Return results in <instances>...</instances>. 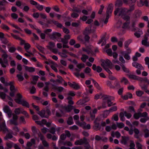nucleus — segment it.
Returning a JSON list of instances; mask_svg holds the SVG:
<instances>
[{
  "label": "nucleus",
  "mask_w": 149,
  "mask_h": 149,
  "mask_svg": "<svg viewBox=\"0 0 149 149\" xmlns=\"http://www.w3.org/2000/svg\"><path fill=\"white\" fill-rule=\"evenodd\" d=\"M17 98L14 99V100L16 103L20 104H22L23 106L27 108L29 107V103L25 100H21L22 96L20 93H17Z\"/></svg>",
  "instance_id": "1"
},
{
  "label": "nucleus",
  "mask_w": 149,
  "mask_h": 149,
  "mask_svg": "<svg viewBox=\"0 0 149 149\" xmlns=\"http://www.w3.org/2000/svg\"><path fill=\"white\" fill-rule=\"evenodd\" d=\"M113 8V5L112 3H110L109 4L107 9L106 11V17L105 19L102 20V22L106 24L108 22V19L110 15L112 12Z\"/></svg>",
  "instance_id": "2"
},
{
  "label": "nucleus",
  "mask_w": 149,
  "mask_h": 149,
  "mask_svg": "<svg viewBox=\"0 0 149 149\" xmlns=\"http://www.w3.org/2000/svg\"><path fill=\"white\" fill-rule=\"evenodd\" d=\"M100 118L97 117L96 118L94 121V125L93 126V129L96 130H100L101 126L100 125L99 122L100 121Z\"/></svg>",
  "instance_id": "3"
},
{
  "label": "nucleus",
  "mask_w": 149,
  "mask_h": 149,
  "mask_svg": "<svg viewBox=\"0 0 149 149\" xmlns=\"http://www.w3.org/2000/svg\"><path fill=\"white\" fill-rule=\"evenodd\" d=\"M73 106L69 104H68L67 106H62L61 107L62 109L65 110L68 112H70L73 109Z\"/></svg>",
  "instance_id": "4"
},
{
  "label": "nucleus",
  "mask_w": 149,
  "mask_h": 149,
  "mask_svg": "<svg viewBox=\"0 0 149 149\" xmlns=\"http://www.w3.org/2000/svg\"><path fill=\"white\" fill-rule=\"evenodd\" d=\"M61 36V34L58 32H54L49 36L50 38L53 40Z\"/></svg>",
  "instance_id": "5"
},
{
  "label": "nucleus",
  "mask_w": 149,
  "mask_h": 149,
  "mask_svg": "<svg viewBox=\"0 0 149 149\" xmlns=\"http://www.w3.org/2000/svg\"><path fill=\"white\" fill-rule=\"evenodd\" d=\"M90 100V98L88 97H86L82 100H80L77 102L78 104L83 105L85 103L88 102Z\"/></svg>",
  "instance_id": "6"
},
{
  "label": "nucleus",
  "mask_w": 149,
  "mask_h": 149,
  "mask_svg": "<svg viewBox=\"0 0 149 149\" xmlns=\"http://www.w3.org/2000/svg\"><path fill=\"white\" fill-rule=\"evenodd\" d=\"M121 139L120 141V142L121 143L124 145L127 144V141L129 140V136H122Z\"/></svg>",
  "instance_id": "7"
},
{
  "label": "nucleus",
  "mask_w": 149,
  "mask_h": 149,
  "mask_svg": "<svg viewBox=\"0 0 149 149\" xmlns=\"http://www.w3.org/2000/svg\"><path fill=\"white\" fill-rule=\"evenodd\" d=\"M71 38V36L70 35H66L64 36L63 38H60L61 41H63L65 43H68V40Z\"/></svg>",
  "instance_id": "8"
},
{
  "label": "nucleus",
  "mask_w": 149,
  "mask_h": 149,
  "mask_svg": "<svg viewBox=\"0 0 149 149\" xmlns=\"http://www.w3.org/2000/svg\"><path fill=\"white\" fill-rule=\"evenodd\" d=\"M143 1V0H140V4H138V6L139 7H141L142 6L145 5L146 6H148V0H144Z\"/></svg>",
  "instance_id": "9"
},
{
  "label": "nucleus",
  "mask_w": 149,
  "mask_h": 149,
  "mask_svg": "<svg viewBox=\"0 0 149 149\" xmlns=\"http://www.w3.org/2000/svg\"><path fill=\"white\" fill-rule=\"evenodd\" d=\"M68 84L71 87L75 89L78 90L80 88V87L78 84H72L70 82H68Z\"/></svg>",
  "instance_id": "10"
},
{
  "label": "nucleus",
  "mask_w": 149,
  "mask_h": 149,
  "mask_svg": "<svg viewBox=\"0 0 149 149\" xmlns=\"http://www.w3.org/2000/svg\"><path fill=\"white\" fill-rule=\"evenodd\" d=\"M132 65L134 67L139 69L143 70L144 69L142 66L140 64L137 62H134L133 63H132Z\"/></svg>",
  "instance_id": "11"
},
{
  "label": "nucleus",
  "mask_w": 149,
  "mask_h": 149,
  "mask_svg": "<svg viewBox=\"0 0 149 149\" xmlns=\"http://www.w3.org/2000/svg\"><path fill=\"white\" fill-rule=\"evenodd\" d=\"M92 69L94 70H96V71L98 73L100 72L102 70V69L100 66H98L96 67V65L95 64L93 65Z\"/></svg>",
  "instance_id": "12"
},
{
  "label": "nucleus",
  "mask_w": 149,
  "mask_h": 149,
  "mask_svg": "<svg viewBox=\"0 0 149 149\" xmlns=\"http://www.w3.org/2000/svg\"><path fill=\"white\" fill-rule=\"evenodd\" d=\"M91 26H88L86 27L83 33V34L88 35L90 34L91 33Z\"/></svg>",
  "instance_id": "13"
},
{
  "label": "nucleus",
  "mask_w": 149,
  "mask_h": 149,
  "mask_svg": "<svg viewBox=\"0 0 149 149\" xmlns=\"http://www.w3.org/2000/svg\"><path fill=\"white\" fill-rule=\"evenodd\" d=\"M37 114L39 115L42 118H47L45 115V111L44 109H42L40 111L38 112Z\"/></svg>",
  "instance_id": "14"
},
{
  "label": "nucleus",
  "mask_w": 149,
  "mask_h": 149,
  "mask_svg": "<svg viewBox=\"0 0 149 149\" xmlns=\"http://www.w3.org/2000/svg\"><path fill=\"white\" fill-rule=\"evenodd\" d=\"M105 37L106 36L105 35L97 43L100 44L102 42L101 45L102 46H103L105 45L106 44V41L105 39Z\"/></svg>",
  "instance_id": "15"
},
{
  "label": "nucleus",
  "mask_w": 149,
  "mask_h": 149,
  "mask_svg": "<svg viewBox=\"0 0 149 149\" xmlns=\"http://www.w3.org/2000/svg\"><path fill=\"white\" fill-rule=\"evenodd\" d=\"M52 89L54 90H57L59 92H61L64 89L62 87H57L54 85H52Z\"/></svg>",
  "instance_id": "16"
},
{
  "label": "nucleus",
  "mask_w": 149,
  "mask_h": 149,
  "mask_svg": "<svg viewBox=\"0 0 149 149\" xmlns=\"http://www.w3.org/2000/svg\"><path fill=\"white\" fill-rule=\"evenodd\" d=\"M85 143V140H84L83 138V139H81L79 140L76 141L74 142V144L75 145H82Z\"/></svg>",
  "instance_id": "17"
},
{
  "label": "nucleus",
  "mask_w": 149,
  "mask_h": 149,
  "mask_svg": "<svg viewBox=\"0 0 149 149\" xmlns=\"http://www.w3.org/2000/svg\"><path fill=\"white\" fill-rule=\"evenodd\" d=\"M132 1L133 2V5L129 6L130 8L127 10V13L131 12L134 10L135 1L134 0H132Z\"/></svg>",
  "instance_id": "18"
},
{
  "label": "nucleus",
  "mask_w": 149,
  "mask_h": 149,
  "mask_svg": "<svg viewBox=\"0 0 149 149\" xmlns=\"http://www.w3.org/2000/svg\"><path fill=\"white\" fill-rule=\"evenodd\" d=\"M52 21L54 24L56 25L58 28L63 29V27H64L63 26L62 24L58 22L57 21H56L54 20H52Z\"/></svg>",
  "instance_id": "19"
},
{
  "label": "nucleus",
  "mask_w": 149,
  "mask_h": 149,
  "mask_svg": "<svg viewBox=\"0 0 149 149\" xmlns=\"http://www.w3.org/2000/svg\"><path fill=\"white\" fill-rule=\"evenodd\" d=\"M26 71L29 72H33L35 71V68L32 67H29L26 65H24Z\"/></svg>",
  "instance_id": "20"
},
{
  "label": "nucleus",
  "mask_w": 149,
  "mask_h": 149,
  "mask_svg": "<svg viewBox=\"0 0 149 149\" xmlns=\"http://www.w3.org/2000/svg\"><path fill=\"white\" fill-rule=\"evenodd\" d=\"M117 108L116 106H114L113 107H111L109 110H105L104 111V112H108V114H107V115H108L110 112L111 111H115L117 110Z\"/></svg>",
  "instance_id": "21"
},
{
  "label": "nucleus",
  "mask_w": 149,
  "mask_h": 149,
  "mask_svg": "<svg viewBox=\"0 0 149 149\" xmlns=\"http://www.w3.org/2000/svg\"><path fill=\"white\" fill-rule=\"evenodd\" d=\"M147 40L148 38L145 36V39L142 40V44L147 47L149 46V42H147Z\"/></svg>",
  "instance_id": "22"
},
{
  "label": "nucleus",
  "mask_w": 149,
  "mask_h": 149,
  "mask_svg": "<svg viewBox=\"0 0 149 149\" xmlns=\"http://www.w3.org/2000/svg\"><path fill=\"white\" fill-rule=\"evenodd\" d=\"M76 123L78 125L83 127V129L86 124V123L85 122H80L79 121H77L76 122Z\"/></svg>",
  "instance_id": "23"
},
{
  "label": "nucleus",
  "mask_w": 149,
  "mask_h": 149,
  "mask_svg": "<svg viewBox=\"0 0 149 149\" xmlns=\"http://www.w3.org/2000/svg\"><path fill=\"white\" fill-rule=\"evenodd\" d=\"M46 109L45 110V112H46L47 114V115H46V117L47 118H48L49 116L51 115V112L50 110V109H49L48 107H46Z\"/></svg>",
  "instance_id": "24"
},
{
  "label": "nucleus",
  "mask_w": 149,
  "mask_h": 149,
  "mask_svg": "<svg viewBox=\"0 0 149 149\" xmlns=\"http://www.w3.org/2000/svg\"><path fill=\"white\" fill-rule=\"evenodd\" d=\"M72 10L73 12L77 13H80L81 12V9L77 7H73Z\"/></svg>",
  "instance_id": "25"
},
{
  "label": "nucleus",
  "mask_w": 149,
  "mask_h": 149,
  "mask_svg": "<svg viewBox=\"0 0 149 149\" xmlns=\"http://www.w3.org/2000/svg\"><path fill=\"white\" fill-rule=\"evenodd\" d=\"M128 77L130 79L138 81L139 78V77L133 74L129 75Z\"/></svg>",
  "instance_id": "26"
},
{
  "label": "nucleus",
  "mask_w": 149,
  "mask_h": 149,
  "mask_svg": "<svg viewBox=\"0 0 149 149\" xmlns=\"http://www.w3.org/2000/svg\"><path fill=\"white\" fill-rule=\"evenodd\" d=\"M3 110L4 112L6 113L10 112L12 111L9 106H5L3 108Z\"/></svg>",
  "instance_id": "27"
},
{
  "label": "nucleus",
  "mask_w": 149,
  "mask_h": 149,
  "mask_svg": "<svg viewBox=\"0 0 149 149\" xmlns=\"http://www.w3.org/2000/svg\"><path fill=\"white\" fill-rule=\"evenodd\" d=\"M121 17L126 21H130V17L127 15L125 14L122 16Z\"/></svg>",
  "instance_id": "28"
},
{
  "label": "nucleus",
  "mask_w": 149,
  "mask_h": 149,
  "mask_svg": "<svg viewBox=\"0 0 149 149\" xmlns=\"http://www.w3.org/2000/svg\"><path fill=\"white\" fill-rule=\"evenodd\" d=\"M120 82L124 83L125 85L129 83L128 80L125 77H123L121 80Z\"/></svg>",
  "instance_id": "29"
},
{
  "label": "nucleus",
  "mask_w": 149,
  "mask_h": 149,
  "mask_svg": "<svg viewBox=\"0 0 149 149\" xmlns=\"http://www.w3.org/2000/svg\"><path fill=\"white\" fill-rule=\"evenodd\" d=\"M88 58V56L82 54V57L81 58V60L83 62H85L86 61V59Z\"/></svg>",
  "instance_id": "30"
},
{
  "label": "nucleus",
  "mask_w": 149,
  "mask_h": 149,
  "mask_svg": "<svg viewBox=\"0 0 149 149\" xmlns=\"http://www.w3.org/2000/svg\"><path fill=\"white\" fill-rule=\"evenodd\" d=\"M132 42V40L131 39H129L126 41L124 43L125 47L126 48H128L129 45Z\"/></svg>",
  "instance_id": "31"
},
{
  "label": "nucleus",
  "mask_w": 149,
  "mask_h": 149,
  "mask_svg": "<svg viewBox=\"0 0 149 149\" xmlns=\"http://www.w3.org/2000/svg\"><path fill=\"white\" fill-rule=\"evenodd\" d=\"M49 44L50 46H47V47L49 50H51L52 48L54 47L55 46V43L53 42H49Z\"/></svg>",
  "instance_id": "32"
},
{
  "label": "nucleus",
  "mask_w": 149,
  "mask_h": 149,
  "mask_svg": "<svg viewBox=\"0 0 149 149\" xmlns=\"http://www.w3.org/2000/svg\"><path fill=\"white\" fill-rule=\"evenodd\" d=\"M67 124L70 125L72 124L73 123V119L72 117H70L68 118V120L67 121Z\"/></svg>",
  "instance_id": "33"
},
{
  "label": "nucleus",
  "mask_w": 149,
  "mask_h": 149,
  "mask_svg": "<svg viewBox=\"0 0 149 149\" xmlns=\"http://www.w3.org/2000/svg\"><path fill=\"white\" fill-rule=\"evenodd\" d=\"M130 24V21H126L123 24V25L122 27L123 29H126L128 27Z\"/></svg>",
  "instance_id": "34"
},
{
  "label": "nucleus",
  "mask_w": 149,
  "mask_h": 149,
  "mask_svg": "<svg viewBox=\"0 0 149 149\" xmlns=\"http://www.w3.org/2000/svg\"><path fill=\"white\" fill-rule=\"evenodd\" d=\"M120 65L122 66V69L124 72L126 73H128L129 72V70L127 69L123 64H121Z\"/></svg>",
  "instance_id": "35"
},
{
  "label": "nucleus",
  "mask_w": 149,
  "mask_h": 149,
  "mask_svg": "<svg viewBox=\"0 0 149 149\" xmlns=\"http://www.w3.org/2000/svg\"><path fill=\"white\" fill-rule=\"evenodd\" d=\"M144 136L145 138H147L149 136V130L147 129L144 130Z\"/></svg>",
  "instance_id": "36"
},
{
  "label": "nucleus",
  "mask_w": 149,
  "mask_h": 149,
  "mask_svg": "<svg viewBox=\"0 0 149 149\" xmlns=\"http://www.w3.org/2000/svg\"><path fill=\"white\" fill-rule=\"evenodd\" d=\"M123 4V3L122 1L120 0H117L116 3H115V6H116L117 7H120Z\"/></svg>",
  "instance_id": "37"
},
{
  "label": "nucleus",
  "mask_w": 149,
  "mask_h": 149,
  "mask_svg": "<svg viewBox=\"0 0 149 149\" xmlns=\"http://www.w3.org/2000/svg\"><path fill=\"white\" fill-rule=\"evenodd\" d=\"M31 129L32 132L34 134L38 133V131H39L38 130L36 129V127L35 126H32Z\"/></svg>",
  "instance_id": "38"
},
{
  "label": "nucleus",
  "mask_w": 149,
  "mask_h": 149,
  "mask_svg": "<svg viewBox=\"0 0 149 149\" xmlns=\"http://www.w3.org/2000/svg\"><path fill=\"white\" fill-rule=\"evenodd\" d=\"M10 124L11 125H18V123L17 121L16 120L11 119L10 120Z\"/></svg>",
  "instance_id": "39"
},
{
  "label": "nucleus",
  "mask_w": 149,
  "mask_h": 149,
  "mask_svg": "<svg viewBox=\"0 0 149 149\" xmlns=\"http://www.w3.org/2000/svg\"><path fill=\"white\" fill-rule=\"evenodd\" d=\"M84 140H85V143H84V144H85L86 145V146L85 147H86L87 148H91V146L89 144L88 142L87 141V140L86 139L85 137L84 138Z\"/></svg>",
  "instance_id": "40"
},
{
  "label": "nucleus",
  "mask_w": 149,
  "mask_h": 149,
  "mask_svg": "<svg viewBox=\"0 0 149 149\" xmlns=\"http://www.w3.org/2000/svg\"><path fill=\"white\" fill-rule=\"evenodd\" d=\"M134 13L135 14V17L136 18L139 17L141 15L140 12L138 10H135Z\"/></svg>",
  "instance_id": "41"
},
{
  "label": "nucleus",
  "mask_w": 149,
  "mask_h": 149,
  "mask_svg": "<svg viewBox=\"0 0 149 149\" xmlns=\"http://www.w3.org/2000/svg\"><path fill=\"white\" fill-rule=\"evenodd\" d=\"M105 63L106 64L107 66L110 67L112 65V63L109 59H107L105 61Z\"/></svg>",
  "instance_id": "42"
},
{
  "label": "nucleus",
  "mask_w": 149,
  "mask_h": 149,
  "mask_svg": "<svg viewBox=\"0 0 149 149\" xmlns=\"http://www.w3.org/2000/svg\"><path fill=\"white\" fill-rule=\"evenodd\" d=\"M143 93L144 92L141 91H136V94L139 97L141 96L143 94Z\"/></svg>",
  "instance_id": "43"
},
{
  "label": "nucleus",
  "mask_w": 149,
  "mask_h": 149,
  "mask_svg": "<svg viewBox=\"0 0 149 149\" xmlns=\"http://www.w3.org/2000/svg\"><path fill=\"white\" fill-rule=\"evenodd\" d=\"M14 112L15 114H19L21 113L20 108H16L14 111Z\"/></svg>",
  "instance_id": "44"
},
{
  "label": "nucleus",
  "mask_w": 149,
  "mask_h": 149,
  "mask_svg": "<svg viewBox=\"0 0 149 149\" xmlns=\"http://www.w3.org/2000/svg\"><path fill=\"white\" fill-rule=\"evenodd\" d=\"M1 28L3 29L7 30H8L10 29L9 27L8 26L4 24H2Z\"/></svg>",
  "instance_id": "45"
},
{
  "label": "nucleus",
  "mask_w": 149,
  "mask_h": 149,
  "mask_svg": "<svg viewBox=\"0 0 149 149\" xmlns=\"http://www.w3.org/2000/svg\"><path fill=\"white\" fill-rule=\"evenodd\" d=\"M124 114L123 112H120V119L122 121H124L125 120V118L124 117Z\"/></svg>",
  "instance_id": "46"
},
{
  "label": "nucleus",
  "mask_w": 149,
  "mask_h": 149,
  "mask_svg": "<svg viewBox=\"0 0 149 149\" xmlns=\"http://www.w3.org/2000/svg\"><path fill=\"white\" fill-rule=\"evenodd\" d=\"M125 8H121V10L120 11V12L119 13V14L118 15L119 16H121V17H122V16L124 15V12L125 11Z\"/></svg>",
  "instance_id": "47"
},
{
  "label": "nucleus",
  "mask_w": 149,
  "mask_h": 149,
  "mask_svg": "<svg viewBox=\"0 0 149 149\" xmlns=\"http://www.w3.org/2000/svg\"><path fill=\"white\" fill-rule=\"evenodd\" d=\"M17 77L18 78V80L19 81H23L24 79V78L21 75L18 74L17 75Z\"/></svg>",
  "instance_id": "48"
},
{
  "label": "nucleus",
  "mask_w": 149,
  "mask_h": 149,
  "mask_svg": "<svg viewBox=\"0 0 149 149\" xmlns=\"http://www.w3.org/2000/svg\"><path fill=\"white\" fill-rule=\"evenodd\" d=\"M49 130V132L53 134H55V131H56V130H55V128L54 127H52L50 130Z\"/></svg>",
  "instance_id": "49"
},
{
  "label": "nucleus",
  "mask_w": 149,
  "mask_h": 149,
  "mask_svg": "<svg viewBox=\"0 0 149 149\" xmlns=\"http://www.w3.org/2000/svg\"><path fill=\"white\" fill-rule=\"evenodd\" d=\"M24 45V48L26 51L27 50L29 49L31 47L30 45L28 43H26V44H25Z\"/></svg>",
  "instance_id": "50"
},
{
  "label": "nucleus",
  "mask_w": 149,
  "mask_h": 149,
  "mask_svg": "<svg viewBox=\"0 0 149 149\" xmlns=\"http://www.w3.org/2000/svg\"><path fill=\"white\" fill-rule=\"evenodd\" d=\"M113 99L112 98H110V99H108L107 100V102L108 104V106L110 107L112 105L113 102H111V99Z\"/></svg>",
  "instance_id": "51"
},
{
  "label": "nucleus",
  "mask_w": 149,
  "mask_h": 149,
  "mask_svg": "<svg viewBox=\"0 0 149 149\" xmlns=\"http://www.w3.org/2000/svg\"><path fill=\"white\" fill-rule=\"evenodd\" d=\"M79 16V15L76 12H73L71 14V16L74 18H76Z\"/></svg>",
  "instance_id": "52"
},
{
  "label": "nucleus",
  "mask_w": 149,
  "mask_h": 149,
  "mask_svg": "<svg viewBox=\"0 0 149 149\" xmlns=\"http://www.w3.org/2000/svg\"><path fill=\"white\" fill-rule=\"evenodd\" d=\"M84 39L86 42H88L90 39V37L88 36V35L84 34Z\"/></svg>",
  "instance_id": "53"
},
{
  "label": "nucleus",
  "mask_w": 149,
  "mask_h": 149,
  "mask_svg": "<svg viewBox=\"0 0 149 149\" xmlns=\"http://www.w3.org/2000/svg\"><path fill=\"white\" fill-rule=\"evenodd\" d=\"M117 127L119 128H123L124 126V125L123 123H117Z\"/></svg>",
  "instance_id": "54"
},
{
  "label": "nucleus",
  "mask_w": 149,
  "mask_h": 149,
  "mask_svg": "<svg viewBox=\"0 0 149 149\" xmlns=\"http://www.w3.org/2000/svg\"><path fill=\"white\" fill-rule=\"evenodd\" d=\"M91 71V69L88 67H87L84 70V72L86 74L90 73Z\"/></svg>",
  "instance_id": "55"
},
{
  "label": "nucleus",
  "mask_w": 149,
  "mask_h": 149,
  "mask_svg": "<svg viewBox=\"0 0 149 149\" xmlns=\"http://www.w3.org/2000/svg\"><path fill=\"white\" fill-rule=\"evenodd\" d=\"M106 53L110 56L112 55V51L111 49H109L106 50Z\"/></svg>",
  "instance_id": "56"
},
{
  "label": "nucleus",
  "mask_w": 149,
  "mask_h": 149,
  "mask_svg": "<svg viewBox=\"0 0 149 149\" xmlns=\"http://www.w3.org/2000/svg\"><path fill=\"white\" fill-rule=\"evenodd\" d=\"M13 137V135L9 133L6 136L4 139L5 140H7L8 139H11Z\"/></svg>",
  "instance_id": "57"
},
{
  "label": "nucleus",
  "mask_w": 149,
  "mask_h": 149,
  "mask_svg": "<svg viewBox=\"0 0 149 149\" xmlns=\"http://www.w3.org/2000/svg\"><path fill=\"white\" fill-rule=\"evenodd\" d=\"M38 49L39 50L40 52H41L43 53L44 52L43 49H44V48L42 47V46H40L39 45H38L37 46Z\"/></svg>",
  "instance_id": "58"
},
{
  "label": "nucleus",
  "mask_w": 149,
  "mask_h": 149,
  "mask_svg": "<svg viewBox=\"0 0 149 149\" xmlns=\"http://www.w3.org/2000/svg\"><path fill=\"white\" fill-rule=\"evenodd\" d=\"M11 35L14 38L18 40L21 39V38H20V37L18 36H17L16 35L14 34L13 33H11Z\"/></svg>",
  "instance_id": "59"
},
{
  "label": "nucleus",
  "mask_w": 149,
  "mask_h": 149,
  "mask_svg": "<svg viewBox=\"0 0 149 149\" xmlns=\"http://www.w3.org/2000/svg\"><path fill=\"white\" fill-rule=\"evenodd\" d=\"M6 94L3 92H0V97L3 99H5L6 97Z\"/></svg>",
  "instance_id": "60"
},
{
  "label": "nucleus",
  "mask_w": 149,
  "mask_h": 149,
  "mask_svg": "<svg viewBox=\"0 0 149 149\" xmlns=\"http://www.w3.org/2000/svg\"><path fill=\"white\" fill-rule=\"evenodd\" d=\"M37 6H36V8L39 10L40 11L42 10L43 8V6L42 5H40L39 4H38Z\"/></svg>",
  "instance_id": "61"
},
{
  "label": "nucleus",
  "mask_w": 149,
  "mask_h": 149,
  "mask_svg": "<svg viewBox=\"0 0 149 149\" xmlns=\"http://www.w3.org/2000/svg\"><path fill=\"white\" fill-rule=\"evenodd\" d=\"M16 48L14 47H10L9 50L8 51L9 52L11 53H14L16 50Z\"/></svg>",
  "instance_id": "62"
},
{
  "label": "nucleus",
  "mask_w": 149,
  "mask_h": 149,
  "mask_svg": "<svg viewBox=\"0 0 149 149\" xmlns=\"http://www.w3.org/2000/svg\"><path fill=\"white\" fill-rule=\"evenodd\" d=\"M63 31L64 32V33L66 34H68L70 33L69 30L66 28L63 27Z\"/></svg>",
  "instance_id": "63"
},
{
  "label": "nucleus",
  "mask_w": 149,
  "mask_h": 149,
  "mask_svg": "<svg viewBox=\"0 0 149 149\" xmlns=\"http://www.w3.org/2000/svg\"><path fill=\"white\" fill-rule=\"evenodd\" d=\"M125 116L128 118H130L132 116V115L130 113H128L126 111L124 112Z\"/></svg>",
  "instance_id": "64"
}]
</instances>
